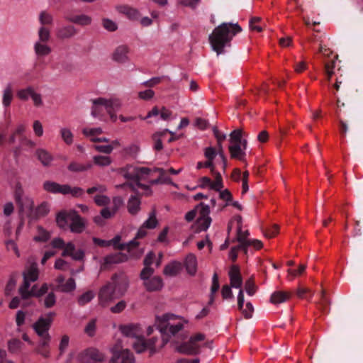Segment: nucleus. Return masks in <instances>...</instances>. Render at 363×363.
<instances>
[{
  "mask_svg": "<svg viewBox=\"0 0 363 363\" xmlns=\"http://www.w3.org/2000/svg\"><path fill=\"white\" fill-rule=\"evenodd\" d=\"M121 102L118 99L99 98L93 101L91 108V116L93 117H101L106 111L113 121L117 120L116 112L121 108Z\"/></svg>",
  "mask_w": 363,
  "mask_h": 363,
  "instance_id": "nucleus-5",
  "label": "nucleus"
},
{
  "mask_svg": "<svg viewBox=\"0 0 363 363\" xmlns=\"http://www.w3.org/2000/svg\"><path fill=\"white\" fill-rule=\"evenodd\" d=\"M54 313H49L45 316H41L33 325V328L38 335H50L48 330L52 322Z\"/></svg>",
  "mask_w": 363,
  "mask_h": 363,
  "instance_id": "nucleus-12",
  "label": "nucleus"
},
{
  "mask_svg": "<svg viewBox=\"0 0 363 363\" xmlns=\"http://www.w3.org/2000/svg\"><path fill=\"white\" fill-rule=\"evenodd\" d=\"M94 163L99 167H106L111 164V159L108 156L96 155L93 157Z\"/></svg>",
  "mask_w": 363,
  "mask_h": 363,
  "instance_id": "nucleus-46",
  "label": "nucleus"
},
{
  "mask_svg": "<svg viewBox=\"0 0 363 363\" xmlns=\"http://www.w3.org/2000/svg\"><path fill=\"white\" fill-rule=\"evenodd\" d=\"M157 340V339L154 337L146 341L142 337V339L138 340L139 342L134 343L133 349L138 353H141L147 350H150L151 352H155L157 349L156 345Z\"/></svg>",
  "mask_w": 363,
  "mask_h": 363,
  "instance_id": "nucleus-17",
  "label": "nucleus"
},
{
  "mask_svg": "<svg viewBox=\"0 0 363 363\" xmlns=\"http://www.w3.org/2000/svg\"><path fill=\"white\" fill-rule=\"evenodd\" d=\"M119 330L123 335L130 338V344L133 347L134 343L138 342V340H141L143 337L142 330L139 324L121 325L119 326Z\"/></svg>",
  "mask_w": 363,
  "mask_h": 363,
  "instance_id": "nucleus-11",
  "label": "nucleus"
},
{
  "mask_svg": "<svg viewBox=\"0 0 363 363\" xmlns=\"http://www.w3.org/2000/svg\"><path fill=\"white\" fill-rule=\"evenodd\" d=\"M62 257H71L76 261H82L84 258V251L82 249L76 250L75 245L69 242L65 245V250L62 253Z\"/></svg>",
  "mask_w": 363,
  "mask_h": 363,
  "instance_id": "nucleus-19",
  "label": "nucleus"
},
{
  "mask_svg": "<svg viewBox=\"0 0 363 363\" xmlns=\"http://www.w3.org/2000/svg\"><path fill=\"white\" fill-rule=\"evenodd\" d=\"M33 51L37 58H43L52 52V48L48 43L34 42Z\"/></svg>",
  "mask_w": 363,
  "mask_h": 363,
  "instance_id": "nucleus-23",
  "label": "nucleus"
},
{
  "mask_svg": "<svg viewBox=\"0 0 363 363\" xmlns=\"http://www.w3.org/2000/svg\"><path fill=\"white\" fill-rule=\"evenodd\" d=\"M33 91L34 88L31 86H28L24 89L18 90L16 96L21 101H27L32 95Z\"/></svg>",
  "mask_w": 363,
  "mask_h": 363,
  "instance_id": "nucleus-43",
  "label": "nucleus"
},
{
  "mask_svg": "<svg viewBox=\"0 0 363 363\" xmlns=\"http://www.w3.org/2000/svg\"><path fill=\"white\" fill-rule=\"evenodd\" d=\"M247 147V140L244 139L242 143L230 144L228 150L230 157L241 161L245 160V150Z\"/></svg>",
  "mask_w": 363,
  "mask_h": 363,
  "instance_id": "nucleus-14",
  "label": "nucleus"
},
{
  "mask_svg": "<svg viewBox=\"0 0 363 363\" xmlns=\"http://www.w3.org/2000/svg\"><path fill=\"white\" fill-rule=\"evenodd\" d=\"M230 286L235 289H240L242 284V279L237 266H233L228 273Z\"/></svg>",
  "mask_w": 363,
  "mask_h": 363,
  "instance_id": "nucleus-25",
  "label": "nucleus"
},
{
  "mask_svg": "<svg viewBox=\"0 0 363 363\" xmlns=\"http://www.w3.org/2000/svg\"><path fill=\"white\" fill-rule=\"evenodd\" d=\"M248 235L249 232L247 230L242 231L241 225H239L237 230V238L235 240L238 242H250L251 240L247 239ZM233 242H235V240H233Z\"/></svg>",
  "mask_w": 363,
  "mask_h": 363,
  "instance_id": "nucleus-55",
  "label": "nucleus"
},
{
  "mask_svg": "<svg viewBox=\"0 0 363 363\" xmlns=\"http://www.w3.org/2000/svg\"><path fill=\"white\" fill-rule=\"evenodd\" d=\"M39 277V270L35 262H30L26 266L23 272V282L18 289L19 294H24L25 290L30 286V283L38 280Z\"/></svg>",
  "mask_w": 363,
  "mask_h": 363,
  "instance_id": "nucleus-9",
  "label": "nucleus"
},
{
  "mask_svg": "<svg viewBox=\"0 0 363 363\" xmlns=\"http://www.w3.org/2000/svg\"><path fill=\"white\" fill-rule=\"evenodd\" d=\"M181 269L182 264L179 262L173 261L164 267L163 273L168 277H175L180 272Z\"/></svg>",
  "mask_w": 363,
  "mask_h": 363,
  "instance_id": "nucleus-28",
  "label": "nucleus"
},
{
  "mask_svg": "<svg viewBox=\"0 0 363 363\" xmlns=\"http://www.w3.org/2000/svg\"><path fill=\"white\" fill-rule=\"evenodd\" d=\"M48 286L47 284H43L40 288L36 284L25 290L24 294H19L21 299L28 300L30 297H41L48 292Z\"/></svg>",
  "mask_w": 363,
  "mask_h": 363,
  "instance_id": "nucleus-16",
  "label": "nucleus"
},
{
  "mask_svg": "<svg viewBox=\"0 0 363 363\" xmlns=\"http://www.w3.org/2000/svg\"><path fill=\"white\" fill-rule=\"evenodd\" d=\"M245 289L247 294L250 296H253L255 294L257 287L251 279H249L245 281Z\"/></svg>",
  "mask_w": 363,
  "mask_h": 363,
  "instance_id": "nucleus-61",
  "label": "nucleus"
},
{
  "mask_svg": "<svg viewBox=\"0 0 363 363\" xmlns=\"http://www.w3.org/2000/svg\"><path fill=\"white\" fill-rule=\"evenodd\" d=\"M95 296V294L91 291H88L83 294H82L78 298V303L80 306H84L86 303H89Z\"/></svg>",
  "mask_w": 363,
  "mask_h": 363,
  "instance_id": "nucleus-48",
  "label": "nucleus"
},
{
  "mask_svg": "<svg viewBox=\"0 0 363 363\" xmlns=\"http://www.w3.org/2000/svg\"><path fill=\"white\" fill-rule=\"evenodd\" d=\"M167 131H168V129H164L162 131H158V132H156L155 134H153L152 139L155 142L154 149L155 150L160 151V150H162L163 145H162V142L161 138L167 133Z\"/></svg>",
  "mask_w": 363,
  "mask_h": 363,
  "instance_id": "nucleus-37",
  "label": "nucleus"
},
{
  "mask_svg": "<svg viewBox=\"0 0 363 363\" xmlns=\"http://www.w3.org/2000/svg\"><path fill=\"white\" fill-rule=\"evenodd\" d=\"M128 279L125 275H114L113 282L103 286L99 293V304L102 307H106L114 299V294L116 289H123L125 291L128 286Z\"/></svg>",
  "mask_w": 363,
  "mask_h": 363,
  "instance_id": "nucleus-3",
  "label": "nucleus"
},
{
  "mask_svg": "<svg viewBox=\"0 0 363 363\" xmlns=\"http://www.w3.org/2000/svg\"><path fill=\"white\" fill-rule=\"evenodd\" d=\"M140 199L137 196H131L128 201L127 208L128 212L135 215L140 210Z\"/></svg>",
  "mask_w": 363,
  "mask_h": 363,
  "instance_id": "nucleus-30",
  "label": "nucleus"
},
{
  "mask_svg": "<svg viewBox=\"0 0 363 363\" xmlns=\"http://www.w3.org/2000/svg\"><path fill=\"white\" fill-rule=\"evenodd\" d=\"M69 221H70L69 211H62L57 215L56 222L60 228H65Z\"/></svg>",
  "mask_w": 363,
  "mask_h": 363,
  "instance_id": "nucleus-39",
  "label": "nucleus"
},
{
  "mask_svg": "<svg viewBox=\"0 0 363 363\" xmlns=\"http://www.w3.org/2000/svg\"><path fill=\"white\" fill-rule=\"evenodd\" d=\"M56 302V297L54 293H49L44 300V306L45 308L52 307Z\"/></svg>",
  "mask_w": 363,
  "mask_h": 363,
  "instance_id": "nucleus-64",
  "label": "nucleus"
},
{
  "mask_svg": "<svg viewBox=\"0 0 363 363\" xmlns=\"http://www.w3.org/2000/svg\"><path fill=\"white\" fill-rule=\"evenodd\" d=\"M38 235H36L34 238V240L35 241L46 242L50 238V233L46 231L42 227L38 228Z\"/></svg>",
  "mask_w": 363,
  "mask_h": 363,
  "instance_id": "nucleus-54",
  "label": "nucleus"
},
{
  "mask_svg": "<svg viewBox=\"0 0 363 363\" xmlns=\"http://www.w3.org/2000/svg\"><path fill=\"white\" fill-rule=\"evenodd\" d=\"M203 153L207 160L213 162L215 157L217 155L219 156V148L218 147L216 148L211 146L207 147L204 149Z\"/></svg>",
  "mask_w": 363,
  "mask_h": 363,
  "instance_id": "nucleus-45",
  "label": "nucleus"
},
{
  "mask_svg": "<svg viewBox=\"0 0 363 363\" xmlns=\"http://www.w3.org/2000/svg\"><path fill=\"white\" fill-rule=\"evenodd\" d=\"M103 133L101 128H84L82 129V133L86 137L94 136L101 135Z\"/></svg>",
  "mask_w": 363,
  "mask_h": 363,
  "instance_id": "nucleus-57",
  "label": "nucleus"
},
{
  "mask_svg": "<svg viewBox=\"0 0 363 363\" xmlns=\"http://www.w3.org/2000/svg\"><path fill=\"white\" fill-rule=\"evenodd\" d=\"M49 211V204L46 202H43L36 208V215L38 216H45L48 213Z\"/></svg>",
  "mask_w": 363,
  "mask_h": 363,
  "instance_id": "nucleus-59",
  "label": "nucleus"
},
{
  "mask_svg": "<svg viewBox=\"0 0 363 363\" xmlns=\"http://www.w3.org/2000/svg\"><path fill=\"white\" fill-rule=\"evenodd\" d=\"M43 189L52 194H62L63 195L71 194L74 197L82 196L84 191L82 188L72 187L68 184H60L52 181H45L43 183Z\"/></svg>",
  "mask_w": 363,
  "mask_h": 363,
  "instance_id": "nucleus-7",
  "label": "nucleus"
},
{
  "mask_svg": "<svg viewBox=\"0 0 363 363\" xmlns=\"http://www.w3.org/2000/svg\"><path fill=\"white\" fill-rule=\"evenodd\" d=\"M103 360V355L97 350L91 349L85 352L84 361L91 363V362H100Z\"/></svg>",
  "mask_w": 363,
  "mask_h": 363,
  "instance_id": "nucleus-35",
  "label": "nucleus"
},
{
  "mask_svg": "<svg viewBox=\"0 0 363 363\" xmlns=\"http://www.w3.org/2000/svg\"><path fill=\"white\" fill-rule=\"evenodd\" d=\"M23 347V343L18 339H12L8 343L9 350L13 354L19 353Z\"/></svg>",
  "mask_w": 363,
  "mask_h": 363,
  "instance_id": "nucleus-40",
  "label": "nucleus"
},
{
  "mask_svg": "<svg viewBox=\"0 0 363 363\" xmlns=\"http://www.w3.org/2000/svg\"><path fill=\"white\" fill-rule=\"evenodd\" d=\"M159 172L160 174V179H162V184H168L174 185L173 182L169 177L164 176V170L160 168L156 169H149L147 167H137L133 166H127L125 168L122 169L123 176L128 179H131L134 182V183H125L118 187L125 188L129 187L133 191L138 190L140 189L144 191L145 195H150L152 191L149 186L142 184L140 181L147 179V177L150 174H152L153 172Z\"/></svg>",
  "mask_w": 363,
  "mask_h": 363,
  "instance_id": "nucleus-1",
  "label": "nucleus"
},
{
  "mask_svg": "<svg viewBox=\"0 0 363 363\" xmlns=\"http://www.w3.org/2000/svg\"><path fill=\"white\" fill-rule=\"evenodd\" d=\"M157 223L158 222H157V220L156 218L155 212L152 211V213H150L147 220H146L143 223V228H149V229H152V228H155L157 226Z\"/></svg>",
  "mask_w": 363,
  "mask_h": 363,
  "instance_id": "nucleus-49",
  "label": "nucleus"
},
{
  "mask_svg": "<svg viewBox=\"0 0 363 363\" xmlns=\"http://www.w3.org/2000/svg\"><path fill=\"white\" fill-rule=\"evenodd\" d=\"M26 320V313L23 311H18L16 315V323L18 326L17 330L21 331V327L24 324Z\"/></svg>",
  "mask_w": 363,
  "mask_h": 363,
  "instance_id": "nucleus-60",
  "label": "nucleus"
},
{
  "mask_svg": "<svg viewBox=\"0 0 363 363\" xmlns=\"http://www.w3.org/2000/svg\"><path fill=\"white\" fill-rule=\"evenodd\" d=\"M70 230L74 233H81L85 228L84 220L78 215L76 211H69Z\"/></svg>",
  "mask_w": 363,
  "mask_h": 363,
  "instance_id": "nucleus-18",
  "label": "nucleus"
},
{
  "mask_svg": "<svg viewBox=\"0 0 363 363\" xmlns=\"http://www.w3.org/2000/svg\"><path fill=\"white\" fill-rule=\"evenodd\" d=\"M38 38L35 42L48 43L51 39L50 30L47 27L40 26L37 32Z\"/></svg>",
  "mask_w": 363,
  "mask_h": 363,
  "instance_id": "nucleus-33",
  "label": "nucleus"
},
{
  "mask_svg": "<svg viewBox=\"0 0 363 363\" xmlns=\"http://www.w3.org/2000/svg\"><path fill=\"white\" fill-rule=\"evenodd\" d=\"M130 48L126 45L117 46L111 54V59L116 63L125 64L129 62Z\"/></svg>",
  "mask_w": 363,
  "mask_h": 363,
  "instance_id": "nucleus-13",
  "label": "nucleus"
},
{
  "mask_svg": "<svg viewBox=\"0 0 363 363\" xmlns=\"http://www.w3.org/2000/svg\"><path fill=\"white\" fill-rule=\"evenodd\" d=\"M106 190L107 188L105 185L101 184H95L93 186L87 189L86 193L90 195L95 193L96 194H104V192L106 191Z\"/></svg>",
  "mask_w": 363,
  "mask_h": 363,
  "instance_id": "nucleus-53",
  "label": "nucleus"
},
{
  "mask_svg": "<svg viewBox=\"0 0 363 363\" xmlns=\"http://www.w3.org/2000/svg\"><path fill=\"white\" fill-rule=\"evenodd\" d=\"M38 20L40 26L46 27L47 26H52L53 24V16L47 11H42L39 13Z\"/></svg>",
  "mask_w": 363,
  "mask_h": 363,
  "instance_id": "nucleus-36",
  "label": "nucleus"
},
{
  "mask_svg": "<svg viewBox=\"0 0 363 363\" xmlns=\"http://www.w3.org/2000/svg\"><path fill=\"white\" fill-rule=\"evenodd\" d=\"M231 286L228 285H224L221 289V294L223 299L232 300L234 296L231 290Z\"/></svg>",
  "mask_w": 363,
  "mask_h": 363,
  "instance_id": "nucleus-62",
  "label": "nucleus"
},
{
  "mask_svg": "<svg viewBox=\"0 0 363 363\" xmlns=\"http://www.w3.org/2000/svg\"><path fill=\"white\" fill-rule=\"evenodd\" d=\"M154 273V268H143L140 274L144 288L149 292L159 291L164 286L162 279Z\"/></svg>",
  "mask_w": 363,
  "mask_h": 363,
  "instance_id": "nucleus-6",
  "label": "nucleus"
},
{
  "mask_svg": "<svg viewBox=\"0 0 363 363\" xmlns=\"http://www.w3.org/2000/svg\"><path fill=\"white\" fill-rule=\"evenodd\" d=\"M213 174L215 176V181H211L210 189L217 191H220V189L223 188V180L221 175L219 172H217L216 171L213 172Z\"/></svg>",
  "mask_w": 363,
  "mask_h": 363,
  "instance_id": "nucleus-47",
  "label": "nucleus"
},
{
  "mask_svg": "<svg viewBox=\"0 0 363 363\" xmlns=\"http://www.w3.org/2000/svg\"><path fill=\"white\" fill-rule=\"evenodd\" d=\"M133 355L128 350L113 352L109 363H134Z\"/></svg>",
  "mask_w": 363,
  "mask_h": 363,
  "instance_id": "nucleus-20",
  "label": "nucleus"
},
{
  "mask_svg": "<svg viewBox=\"0 0 363 363\" xmlns=\"http://www.w3.org/2000/svg\"><path fill=\"white\" fill-rule=\"evenodd\" d=\"M121 237L117 235L111 240L113 245L121 250H126L130 253V256L139 257L143 253V250H138L137 247L138 242L135 240H130L125 243H120Z\"/></svg>",
  "mask_w": 363,
  "mask_h": 363,
  "instance_id": "nucleus-10",
  "label": "nucleus"
},
{
  "mask_svg": "<svg viewBox=\"0 0 363 363\" xmlns=\"http://www.w3.org/2000/svg\"><path fill=\"white\" fill-rule=\"evenodd\" d=\"M13 97V87L11 84H8L3 90L2 95V104L4 107H8L11 105Z\"/></svg>",
  "mask_w": 363,
  "mask_h": 363,
  "instance_id": "nucleus-32",
  "label": "nucleus"
},
{
  "mask_svg": "<svg viewBox=\"0 0 363 363\" xmlns=\"http://www.w3.org/2000/svg\"><path fill=\"white\" fill-rule=\"evenodd\" d=\"M16 201L21 212L29 213L33 211L34 202L31 198L23 195H18Z\"/></svg>",
  "mask_w": 363,
  "mask_h": 363,
  "instance_id": "nucleus-24",
  "label": "nucleus"
},
{
  "mask_svg": "<svg viewBox=\"0 0 363 363\" xmlns=\"http://www.w3.org/2000/svg\"><path fill=\"white\" fill-rule=\"evenodd\" d=\"M104 28L111 32L115 31L118 29L116 23L108 18H104L102 21Z\"/></svg>",
  "mask_w": 363,
  "mask_h": 363,
  "instance_id": "nucleus-58",
  "label": "nucleus"
},
{
  "mask_svg": "<svg viewBox=\"0 0 363 363\" xmlns=\"http://www.w3.org/2000/svg\"><path fill=\"white\" fill-rule=\"evenodd\" d=\"M129 257H133L132 256H130V253L126 255L123 252H116L108 255L104 258L103 267H106V265L125 262L129 259ZM134 257L137 258L136 257Z\"/></svg>",
  "mask_w": 363,
  "mask_h": 363,
  "instance_id": "nucleus-22",
  "label": "nucleus"
},
{
  "mask_svg": "<svg viewBox=\"0 0 363 363\" xmlns=\"http://www.w3.org/2000/svg\"><path fill=\"white\" fill-rule=\"evenodd\" d=\"M69 343V337L67 335H64L59 345V350L60 354H63L67 349Z\"/></svg>",
  "mask_w": 363,
  "mask_h": 363,
  "instance_id": "nucleus-63",
  "label": "nucleus"
},
{
  "mask_svg": "<svg viewBox=\"0 0 363 363\" xmlns=\"http://www.w3.org/2000/svg\"><path fill=\"white\" fill-rule=\"evenodd\" d=\"M186 323L182 317L167 313L157 316L155 324L162 334L175 335L183 329Z\"/></svg>",
  "mask_w": 363,
  "mask_h": 363,
  "instance_id": "nucleus-4",
  "label": "nucleus"
},
{
  "mask_svg": "<svg viewBox=\"0 0 363 363\" xmlns=\"http://www.w3.org/2000/svg\"><path fill=\"white\" fill-rule=\"evenodd\" d=\"M242 30L238 23H223L216 27L209 35V41L213 50L218 55L224 52V48L230 45L233 38Z\"/></svg>",
  "mask_w": 363,
  "mask_h": 363,
  "instance_id": "nucleus-2",
  "label": "nucleus"
},
{
  "mask_svg": "<svg viewBox=\"0 0 363 363\" xmlns=\"http://www.w3.org/2000/svg\"><path fill=\"white\" fill-rule=\"evenodd\" d=\"M210 206L204 204L203 203H199L196 206V216L197 218H211L209 216Z\"/></svg>",
  "mask_w": 363,
  "mask_h": 363,
  "instance_id": "nucleus-41",
  "label": "nucleus"
},
{
  "mask_svg": "<svg viewBox=\"0 0 363 363\" xmlns=\"http://www.w3.org/2000/svg\"><path fill=\"white\" fill-rule=\"evenodd\" d=\"M211 223V218H197L196 227L199 231H206Z\"/></svg>",
  "mask_w": 363,
  "mask_h": 363,
  "instance_id": "nucleus-50",
  "label": "nucleus"
},
{
  "mask_svg": "<svg viewBox=\"0 0 363 363\" xmlns=\"http://www.w3.org/2000/svg\"><path fill=\"white\" fill-rule=\"evenodd\" d=\"M91 167L92 165L91 164H83L73 162L69 164L68 169L71 172H81L87 171Z\"/></svg>",
  "mask_w": 363,
  "mask_h": 363,
  "instance_id": "nucleus-42",
  "label": "nucleus"
},
{
  "mask_svg": "<svg viewBox=\"0 0 363 363\" xmlns=\"http://www.w3.org/2000/svg\"><path fill=\"white\" fill-rule=\"evenodd\" d=\"M35 155L44 167H49L53 161L52 155L45 149L39 148L35 151Z\"/></svg>",
  "mask_w": 363,
  "mask_h": 363,
  "instance_id": "nucleus-27",
  "label": "nucleus"
},
{
  "mask_svg": "<svg viewBox=\"0 0 363 363\" xmlns=\"http://www.w3.org/2000/svg\"><path fill=\"white\" fill-rule=\"evenodd\" d=\"M60 134L62 140L68 145H70L73 143L74 141V135L72 133L71 130L63 127L60 129Z\"/></svg>",
  "mask_w": 363,
  "mask_h": 363,
  "instance_id": "nucleus-38",
  "label": "nucleus"
},
{
  "mask_svg": "<svg viewBox=\"0 0 363 363\" xmlns=\"http://www.w3.org/2000/svg\"><path fill=\"white\" fill-rule=\"evenodd\" d=\"M67 20L71 23L82 26L90 25L92 21L91 17L85 14L75 15L68 17L67 18Z\"/></svg>",
  "mask_w": 363,
  "mask_h": 363,
  "instance_id": "nucleus-29",
  "label": "nucleus"
},
{
  "mask_svg": "<svg viewBox=\"0 0 363 363\" xmlns=\"http://www.w3.org/2000/svg\"><path fill=\"white\" fill-rule=\"evenodd\" d=\"M289 298V294L287 292L277 291H274L270 297V302L273 304L277 305L285 302Z\"/></svg>",
  "mask_w": 363,
  "mask_h": 363,
  "instance_id": "nucleus-34",
  "label": "nucleus"
},
{
  "mask_svg": "<svg viewBox=\"0 0 363 363\" xmlns=\"http://www.w3.org/2000/svg\"><path fill=\"white\" fill-rule=\"evenodd\" d=\"M93 199L94 203L99 206H105L110 203V198L103 194H96Z\"/></svg>",
  "mask_w": 363,
  "mask_h": 363,
  "instance_id": "nucleus-51",
  "label": "nucleus"
},
{
  "mask_svg": "<svg viewBox=\"0 0 363 363\" xmlns=\"http://www.w3.org/2000/svg\"><path fill=\"white\" fill-rule=\"evenodd\" d=\"M214 136L216 137L217 140V145L218 148H219V157L221 160V164L223 169H225L227 167V161L226 157L224 155V150L223 147V141L225 140L226 135L224 133H220L218 129L216 127H214L213 128Z\"/></svg>",
  "mask_w": 363,
  "mask_h": 363,
  "instance_id": "nucleus-21",
  "label": "nucleus"
},
{
  "mask_svg": "<svg viewBox=\"0 0 363 363\" xmlns=\"http://www.w3.org/2000/svg\"><path fill=\"white\" fill-rule=\"evenodd\" d=\"M116 213L110 207H106L101 210L100 215L96 216L94 218V223L102 226L105 224V219H110L113 218Z\"/></svg>",
  "mask_w": 363,
  "mask_h": 363,
  "instance_id": "nucleus-26",
  "label": "nucleus"
},
{
  "mask_svg": "<svg viewBox=\"0 0 363 363\" xmlns=\"http://www.w3.org/2000/svg\"><path fill=\"white\" fill-rule=\"evenodd\" d=\"M242 133L240 129L233 130L229 135L230 144L242 143L244 139H242Z\"/></svg>",
  "mask_w": 363,
  "mask_h": 363,
  "instance_id": "nucleus-52",
  "label": "nucleus"
},
{
  "mask_svg": "<svg viewBox=\"0 0 363 363\" xmlns=\"http://www.w3.org/2000/svg\"><path fill=\"white\" fill-rule=\"evenodd\" d=\"M184 264L187 272L190 275H194L196 274L197 269V260L194 255H188L186 257Z\"/></svg>",
  "mask_w": 363,
  "mask_h": 363,
  "instance_id": "nucleus-31",
  "label": "nucleus"
},
{
  "mask_svg": "<svg viewBox=\"0 0 363 363\" xmlns=\"http://www.w3.org/2000/svg\"><path fill=\"white\" fill-rule=\"evenodd\" d=\"M205 339V335L203 333H197L192 335L188 342H184L178 345L176 350L182 354L193 355L199 352L200 345L199 342L203 341Z\"/></svg>",
  "mask_w": 363,
  "mask_h": 363,
  "instance_id": "nucleus-8",
  "label": "nucleus"
},
{
  "mask_svg": "<svg viewBox=\"0 0 363 363\" xmlns=\"http://www.w3.org/2000/svg\"><path fill=\"white\" fill-rule=\"evenodd\" d=\"M77 33L76 28L72 25H63L55 30V36L60 40L72 38Z\"/></svg>",
  "mask_w": 363,
  "mask_h": 363,
  "instance_id": "nucleus-15",
  "label": "nucleus"
},
{
  "mask_svg": "<svg viewBox=\"0 0 363 363\" xmlns=\"http://www.w3.org/2000/svg\"><path fill=\"white\" fill-rule=\"evenodd\" d=\"M76 284L74 279H69L66 283L60 285V291L63 292H70L75 289Z\"/></svg>",
  "mask_w": 363,
  "mask_h": 363,
  "instance_id": "nucleus-56",
  "label": "nucleus"
},
{
  "mask_svg": "<svg viewBox=\"0 0 363 363\" xmlns=\"http://www.w3.org/2000/svg\"><path fill=\"white\" fill-rule=\"evenodd\" d=\"M218 277L216 274H214L212 277V285L211 288V295L208 301V305H212L214 302V294L219 289Z\"/></svg>",
  "mask_w": 363,
  "mask_h": 363,
  "instance_id": "nucleus-44",
  "label": "nucleus"
}]
</instances>
